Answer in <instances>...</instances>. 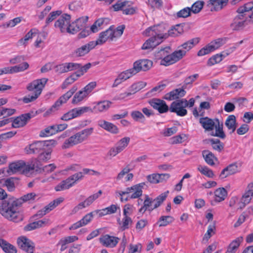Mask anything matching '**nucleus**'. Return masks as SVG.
<instances>
[{"label": "nucleus", "instance_id": "24", "mask_svg": "<svg viewBox=\"0 0 253 253\" xmlns=\"http://www.w3.org/2000/svg\"><path fill=\"white\" fill-rule=\"evenodd\" d=\"M246 20V18L244 17V15L242 13H238L230 24V28L233 31H239L241 30L245 26Z\"/></svg>", "mask_w": 253, "mask_h": 253}, {"label": "nucleus", "instance_id": "42", "mask_svg": "<svg viewBox=\"0 0 253 253\" xmlns=\"http://www.w3.org/2000/svg\"><path fill=\"white\" fill-rule=\"evenodd\" d=\"M202 156L208 165L211 166L214 165V160H216L217 159L211 151L204 150L202 151Z\"/></svg>", "mask_w": 253, "mask_h": 253}, {"label": "nucleus", "instance_id": "43", "mask_svg": "<svg viewBox=\"0 0 253 253\" xmlns=\"http://www.w3.org/2000/svg\"><path fill=\"white\" fill-rule=\"evenodd\" d=\"M0 247L6 253H16V248L6 241L0 238Z\"/></svg>", "mask_w": 253, "mask_h": 253}, {"label": "nucleus", "instance_id": "61", "mask_svg": "<svg viewBox=\"0 0 253 253\" xmlns=\"http://www.w3.org/2000/svg\"><path fill=\"white\" fill-rule=\"evenodd\" d=\"M130 116L135 122L143 123L145 121V116L140 111L134 110L131 112Z\"/></svg>", "mask_w": 253, "mask_h": 253}, {"label": "nucleus", "instance_id": "21", "mask_svg": "<svg viewBox=\"0 0 253 253\" xmlns=\"http://www.w3.org/2000/svg\"><path fill=\"white\" fill-rule=\"evenodd\" d=\"M17 244L20 248L27 253H34V244L29 239L21 237L17 239Z\"/></svg>", "mask_w": 253, "mask_h": 253}, {"label": "nucleus", "instance_id": "13", "mask_svg": "<svg viewBox=\"0 0 253 253\" xmlns=\"http://www.w3.org/2000/svg\"><path fill=\"white\" fill-rule=\"evenodd\" d=\"M47 145L46 141H37L26 146L25 151L28 154H37L44 151Z\"/></svg>", "mask_w": 253, "mask_h": 253}, {"label": "nucleus", "instance_id": "1", "mask_svg": "<svg viewBox=\"0 0 253 253\" xmlns=\"http://www.w3.org/2000/svg\"><path fill=\"white\" fill-rule=\"evenodd\" d=\"M21 206L17 198L13 197L2 201L0 206V213L7 219L15 222L22 220L23 217L18 209Z\"/></svg>", "mask_w": 253, "mask_h": 253}, {"label": "nucleus", "instance_id": "57", "mask_svg": "<svg viewBox=\"0 0 253 253\" xmlns=\"http://www.w3.org/2000/svg\"><path fill=\"white\" fill-rule=\"evenodd\" d=\"M79 77L75 73L67 77L61 84V88L64 89L66 88L69 85L72 84L78 79Z\"/></svg>", "mask_w": 253, "mask_h": 253}, {"label": "nucleus", "instance_id": "41", "mask_svg": "<svg viewBox=\"0 0 253 253\" xmlns=\"http://www.w3.org/2000/svg\"><path fill=\"white\" fill-rule=\"evenodd\" d=\"M200 41L198 38H193L181 44V47L183 49L182 51L185 52V55L187 51H189L194 46L197 44Z\"/></svg>", "mask_w": 253, "mask_h": 253}, {"label": "nucleus", "instance_id": "47", "mask_svg": "<svg viewBox=\"0 0 253 253\" xmlns=\"http://www.w3.org/2000/svg\"><path fill=\"white\" fill-rule=\"evenodd\" d=\"M225 125L231 131L230 132L233 133L236 128L235 116L233 115H229L225 121Z\"/></svg>", "mask_w": 253, "mask_h": 253}, {"label": "nucleus", "instance_id": "4", "mask_svg": "<svg viewBox=\"0 0 253 253\" xmlns=\"http://www.w3.org/2000/svg\"><path fill=\"white\" fill-rule=\"evenodd\" d=\"M195 103V100L193 98H191L189 100L185 98L175 100L170 104L169 110L171 113H175L178 116L184 117L188 113L186 107H193Z\"/></svg>", "mask_w": 253, "mask_h": 253}, {"label": "nucleus", "instance_id": "54", "mask_svg": "<svg viewBox=\"0 0 253 253\" xmlns=\"http://www.w3.org/2000/svg\"><path fill=\"white\" fill-rule=\"evenodd\" d=\"M18 180V178L16 177H9L4 180L3 186L7 188V189L9 192L13 191L15 189V182Z\"/></svg>", "mask_w": 253, "mask_h": 253}, {"label": "nucleus", "instance_id": "35", "mask_svg": "<svg viewBox=\"0 0 253 253\" xmlns=\"http://www.w3.org/2000/svg\"><path fill=\"white\" fill-rule=\"evenodd\" d=\"M243 240L242 236H239L233 240L227 247L225 253H235L243 242Z\"/></svg>", "mask_w": 253, "mask_h": 253}, {"label": "nucleus", "instance_id": "52", "mask_svg": "<svg viewBox=\"0 0 253 253\" xmlns=\"http://www.w3.org/2000/svg\"><path fill=\"white\" fill-rule=\"evenodd\" d=\"M227 38H218L211 42L209 43L211 48L212 49L213 51L224 44L227 42Z\"/></svg>", "mask_w": 253, "mask_h": 253}, {"label": "nucleus", "instance_id": "33", "mask_svg": "<svg viewBox=\"0 0 253 253\" xmlns=\"http://www.w3.org/2000/svg\"><path fill=\"white\" fill-rule=\"evenodd\" d=\"M154 202L153 199L150 198L149 195H145L143 206L138 210V212L143 214L146 211H152L155 209H153L152 204Z\"/></svg>", "mask_w": 253, "mask_h": 253}, {"label": "nucleus", "instance_id": "36", "mask_svg": "<svg viewBox=\"0 0 253 253\" xmlns=\"http://www.w3.org/2000/svg\"><path fill=\"white\" fill-rule=\"evenodd\" d=\"M199 123L206 131H211L214 128L215 122L212 119L207 117L200 118Z\"/></svg>", "mask_w": 253, "mask_h": 253}, {"label": "nucleus", "instance_id": "49", "mask_svg": "<svg viewBox=\"0 0 253 253\" xmlns=\"http://www.w3.org/2000/svg\"><path fill=\"white\" fill-rule=\"evenodd\" d=\"M174 220L173 217L168 216H161L157 222L159 227H165L172 223Z\"/></svg>", "mask_w": 253, "mask_h": 253}, {"label": "nucleus", "instance_id": "20", "mask_svg": "<svg viewBox=\"0 0 253 253\" xmlns=\"http://www.w3.org/2000/svg\"><path fill=\"white\" fill-rule=\"evenodd\" d=\"M149 104L160 113H165L169 110V107L166 102L158 98H153L149 100Z\"/></svg>", "mask_w": 253, "mask_h": 253}, {"label": "nucleus", "instance_id": "56", "mask_svg": "<svg viewBox=\"0 0 253 253\" xmlns=\"http://www.w3.org/2000/svg\"><path fill=\"white\" fill-rule=\"evenodd\" d=\"M169 193V191L167 190V191L162 193L158 197H157L155 199L153 200L154 202H155L153 209H156L158 208L160 205L163 203V202L166 199L167 197L168 196Z\"/></svg>", "mask_w": 253, "mask_h": 253}, {"label": "nucleus", "instance_id": "63", "mask_svg": "<svg viewBox=\"0 0 253 253\" xmlns=\"http://www.w3.org/2000/svg\"><path fill=\"white\" fill-rule=\"evenodd\" d=\"M216 226L215 223L210 224L208 227V230L204 236V240H208L212 235L215 234Z\"/></svg>", "mask_w": 253, "mask_h": 253}, {"label": "nucleus", "instance_id": "26", "mask_svg": "<svg viewBox=\"0 0 253 253\" xmlns=\"http://www.w3.org/2000/svg\"><path fill=\"white\" fill-rule=\"evenodd\" d=\"M93 212H90L85 214L80 220L73 224L70 227L69 230H76L83 226H85L89 223L93 219Z\"/></svg>", "mask_w": 253, "mask_h": 253}, {"label": "nucleus", "instance_id": "58", "mask_svg": "<svg viewBox=\"0 0 253 253\" xmlns=\"http://www.w3.org/2000/svg\"><path fill=\"white\" fill-rule=\"evenodd\" d=\"M57 133V130L55 129V126L52 125L49 126L45 128L44 129L40 132V136L41 137H47L55 134Z\"/></svg>", "mask_w": 253, "mask_h": 253}, {"label": "nucleus", "instance_id": "17", "mask_svg": "<svg viewBox=\"0 0 253 253\" xmlns=\"http://www.w3.org/2000/svg\"><path fill=\"white\" fill-rule=\"evenodd\" d=\"M71 16L67 14H63L54 23V27L59 29L61 33H66L69 24L70 23Z\"/></svg>", "mask_w": 253, "mask_h": 253}, {"label": "nucleus", "instance_id": "31", "mask_svg": "<svg viewBox=\"0 0 253 253\" xmlns=\"http://www.w3.org/2000/svg\"><path fill=\"white\" fill-rule=\"evenodd\" d=\"M110 22L108 18H100L96 20L90 27L92 33H96L99 30L107 25Z\"/></svg>", "mask_w": 253, "mask_h": 253}, {"label": "nucleus", "instance_id": "3", "mask_svg": "<svg viewBox=\"0 0 253 253\" xmlns=\"http://www.w3.org/2000/svg\"><path fill=\"white\" fill-rule=\"evenodd\" d=\"M93 132V128H85L66 139L62 145L63 149L71 148L87 140Z\"/></svg>", "mask_w": 253, "mask_h": 253}, {"label": "nucleus", "instance_id": "34", "mask_svg": "<svg viewBox=\"0 0 253 253\" xmlns=\"http://www.w3.org/2000/svg\"><path fill=\"white\" fill-rule=\"evenodd\" d=\"M24 161L23 160L17 161L9 164L7 172L12 174L19 173L21 174L22 167L24 166Z\"/></svg>", "mask_w": 253, "mask_h": 253}, {"label": "nucleus", "instance_id": "22", "mask_svg": "<svg viewBox=\"0 0 253 253\" xmlns=\"http://www.w3.org/2000/svg\"><path fill=\"white\" fill-rule=\"evenodd\" d=\"M186 93L185 90V87L182 86L181 88L174 89L169 92L166 93L165 95L164 99L167 100H177L179 98L184 97Z\"/></svg>", "mask_w": 253, "mask_h": 253}, {"label": "nucleus", "instance_id": "12", "mask_svg": "<svg viewBox=\"0 0 253 253\" xmlns=\"http://www.w3.org/2000/svg\"><path fill=\"white\" fill-rule=\"evenodd\" d=\"M184 52L179 49L174 51L171 54L169 53L160 61V64L165 66L172 65L181 59L185 56Z\"/></svg>", "mask_w": 253, "mask_h": 253}, {"label": "nucleus", "instance_id": "5", "mask_svg": "<svg viewBox=\"0 0 253 253\" xmlns=\"http://www.w3.org/2000/svg\"><path fill=\"white\" fill-rule=\"evenodd\" d=\"M125 29L124 26L118 27L116 29L113 26H111L106 31L99 34L98 38L94 41L95 45H102L107 40L113 41L114 38L121 37L123 34Z\"/></svg>", "mask_w": 253, "mask_h": 253}, {"label": "nucleus", "instance_id": "55", "mask_svg": "<svg viewBox=\"0 0 253 253\" xmlns=\"http://www.w3.org/2000/svg\"><path fill=\"white\" fill-rule=\"evenodd\" d=\"M87 96L82 90L77 92L72 99V103L77 105L83 101Z\"/></svg>", "mask_w": 253, "mask_h": 253}, {"label": "nucleus", "instance_id": "46", "mask_svg": "<svg viewBox=\"0 0 253 253\" xmlns=\"http://www.w3.org/2000/svg\"><path fill=\"white\" fill-rule=\"evenodd\" d=\"M160 43V42H158L155 37L152 36L143 44L141 48L143 50L153 49Z\"/></svg>", "mask_w": 253, "mask_h": 253}, {"label": "nucleus", "instance_id": "60", "mask_svg": "<svg viewBox=\"0 0 253 253\" xmlns=\"http://www.w3.org/2000/svg\"><path fill=\"white\" fill-rule=\"evenodd\" d=\"M37 31L38 30L35 28L31 29L30 31L26 34L24 38H22L19 41V44L20 45L26 44L30 39H32L33 35L37 34Z\"/></svg>", "mask_w": 253, "mask_h": 253}, {"label": "nucleus", "instance_id": "25", "mask_svg": "<svg viewBox=\"0 0 253 253\" xmlns=\"http://www.w3.org/2000/svg\"><path fill=\"white\" fill-rule=\"evenodd\" d=\"M237 12L244 15L246 18L249 17L253 19V1L246 3L244 5L239 7Z\"/></svg>", "mask_w": 253, "mask_h": 253}, {"label": "nucleus", "instance_id": "45", "mask_svg": "<svg viewBox=\"0 0 253 253\" xmlns=\"http://www.w3.org/2000/svg\"><path fill=\"white\" fill-rule=\"evenodd\" d=\"M37 197L38 195L35 193L31 192L17 198V200L21 206L24 203L34 202Z\"/></svg>", "mask_w": 253, "mask_h": 253}, {"label": "nucleus", "instance_id": "7", "mask_svg": "<svg viewBox=\"0 0 253 253\" xmlns=\"http://www.w3.org/2000/svg\"><path fill=\"white\" fill-rule=\"evenodd\" d=\"M133 2L131 1L119 0L113 5L115 11L122 10L125 15H133L136 12L137 8L133 6Z\"/></svg>", "mask_w": 253, "mask_h": 253}, {"label": "nucleus", "instance_id": "28", "mask_svg": "<svg viewBox=\"0 0 253 253\" xmlns=\"http://www.w3.org/2000/svg\"><path fill=\"white\" fill-rule=\"evenodd\" d=\"M239 171L238 165L236 163H234L229 165L226 168L222 169L219 177L221 179L225 178L227 176L234 174Z\"/></svg>", "mask_w": 253, "mask_h": 253}, {"label": "nucleus", "instance_id": "10", "mask_svg": "<svg viewBox=\"0 0 253 253\" xmlns=\"http://www.w3.org/2000/svg\"><path fill=\"white\" fill-rule=\"evenodd\" d=\"M164 32L165 28L159 25L149 27L145 31L147 36L155 37L157 41L160 42V43L164 39L168 37V33H165Z\"/></svg>", "mask_w": 253, "mask_h": 253}, {"label": "nucleus", "instance_id": "64", "mask_svg": "<svg viewBox=\"0 0 253 253\" xmlns=\"http://www.w3.org/2000/svg\"><path fill=\"white\" fill-rule=\"evenodd\" d=\"M123 216L130 217L135 211L134 207L130 204H126L123 207Z\"/></svg>", "mask_w": 253, "mask_h": 253}, {"label": "nucleus", "instance_id": "32", "mask_svg": "<svg viewBox=\"0 0 253 253\" xmlns=\"http://www.w3.org/2000/svg\"><path fill=\"white\" fill-rule=\"evenodd\" d=\"M29 67V64L27 62H23V63L16 65L13 67H4V74H12L23 72L27 69Z\"/></svg>", "mask_w": 253, "mask_h": 253}, {"label": "nucleus", "instance_id": "8", "mask_svg": "<svg viewBox=\"0 0 253 253\" xmlns=\"http://www.w3.org/2000/svg\"><path fill=\"white\" fill-rule=\"evenodd\" d=\"M77 86H73L69 90L60 96L47 111V113L54 112L59 109L63 104L65 103L77 90Z\"/></svg>", "mask_w": 253, "mask_h": 253}, {"label": "nucleus", "instance_id": "18", "mask_svg": "<svg viewBox=\"0 0 253 253\" xmlns=\"http://www.w3.org/2000/svg\"><path fill=\"white\" fill-rule=\"evenodd\" d=\"M38 163L39 162L36 159L28 163L24 161V166L22 167L21 174L30 176L35 169L36 171L40 170L41 171V167L39 166Z\"/></svg>", "mask_w": 253, "mask_h": 253}, {"label": "nucleus", "instance_id": "37", "mask_svg": "<svg viewBox=\"0 0 253 253\" xmlns=\"http://www.w3.org/2000/svg\"><path fill=\"white\" fill-rule=\"evenodd\" d=\"M117 222L120 230L124 231L129 228L133 221L130 217L123 216L122 220L120 218L117 219Z\"/></svg>", "mask_w": 253, "mask_h": 253}, {"label": "nucleus", "instance_id": "16", "mask_svg": "<svg viewBox=\"0 0 253 253\" xmlns=\"http://www.w3.org/2000/svg\"><path fill=\"white\" fill-rule=\"evenodd\" d=\"M153 62L148 59H139L135 61L133 64V69L136 73L141 71H147L152 66Z\"/></svg>", "mask_w": 253, "mask_h": 253}, {"label": "nucleus", "instance_id": "38", "mask_svg": "<svg viewBox=\"0 0 253 253\" xmlns=\"http://www.w3.org/2000/svg\"><path fill=\"white\" fill-rule=\"evenodd\" d=\"M99 125L100 127L112 133L117 134L119 132V128L116 125L107 121H101Z\"/></svg>", "mask_w": 253, "mask_h": 253}, {"label": "nucleus", "instance_id": "59", "mask_svg": "<svg viewBox=\"0 0 253 253\" xmlns=\"http://www.w3.org/2000/svg\"><path fill=\"white\" fill-rule=\"evenodd\" d=\"M78 117V115L75 108L65 113L60 119L64 121H68Z\"/></svg>", "mask_w": 253, "mask_h": 253}, {"label": "nucleus", "instance_id": "44", "mask_svg": "<svg viewBox=\"0 0 253 253\" xmlns=\"http://www.w3.org/2000/svg\"><path fill=\"white\" fill-rule=\"evenodd\" d=\"M47 223V220L44 219L34 221L27 225L25 227L26 231H31L44 226Z\"/></svg>", "mask_w": 253, "mask_h": 253}, {"label": "nucleus", "instance_id": "19", "mask_svg": "<svg viewBox=\"0 0 253 253\" xmlns=\"http://www.w3.org/2000/svg\"><path fill=\"white\" fill-rule=\"evenodd\" d=\"M136 74V73L132 68L122 72L118 75L117 78L115 80L112 84V87H117L122 83L125 82Z\"/></svg>", "mask_w": 253, "mask_h": 253}, {"label": "nucleus", "instance_id": "11", "mask_svg": "<svg viewBox=\"0 0 253 253\" xmlns=\"http://www.w3.org/2000/svg\"><path fill=\"white\" fill-rule=\"evenodd\" d=\"M145 185V182L139 183L131 187H127L125 191L118 192V194L120 196H122L126 194L131 193L129 197V199L139 198L142 195V189Z\"/></svg>", "mask_w": 253, "mask_h": 253}, {"label": "nucleus", "instance_id": "29", "mask_svg": "<svg viewBox=\"0 0 253 253\" xmlns=\"http://www.w3.org/2000/svg\"><path fill=\"white\" fill-rule=\"evenodd\" d=\"M112 102L108 100H103L94 103L93 113L97 114L106 111L110 107Z\"/></svg>", "mask_w": 253, "mask_h": 253}, {"label": "nucleus", "instance_id": "6", "mask_svg": "<svg viewBox=\"0 0 253 253\" xmlns=\"http://www.w3.org/2000/svg\"><path fill=\"white\" fill-rule=\"evenodd\" d=\"M88 174L91 175H99L100 173L92 169L84 168L83 169V172H79L72 175L65 180H63L62 182L65 185L66 189H68L72 187L77 181L81 180L84 177V174Z\"/></svg>", "mask_w": 253, "mask_h": 253}, {"label": "nucleus", "instance_id": "48", "mask_svg": "<svg viewBox=\"0 0 253 253\" xmlns=\"http://www.w3.org/2000/svg\"><path fill=\"white\" fill-rule=\"evenodd\" d=\"M212 149L218 152H221L224 149V145L218 139L212 138L209 140Z\"/></svg>", "mask_w": 253, "mask_h": 253}, {"label": "nucleus", "instance_id": "2", "mask_svg": "<svg viewBox=\"0 0 253 253\" xmlns=\"http://www.w3.org/2000/svg\"><path fill=\"white\" fill-rule=\"evenodd\" d=\"M47 79L42 78L34 80L28 84L26 89L30 92H33L31 94H29L23 98V101L25 103H29L35 101L41 94L42 89L44 87Z\"/></svg>", "mask_w": 253, "mask_h": 253}, {"label": "nucleus", "instance_id": "53", "mask_svg": "<svg viewBox=\"0 0 253 253\" xmlns=\"http://www.w3.org/2000/svg\"><path fill=\"white\" fill-rule=\"evenodd\" d=\"M184 32L182 27L180 24L176 25L175 27L171 28L168 31V35L173 37H177L182 34Z\"/></svg>", "mask_w": 253, "mask_h": 253}, {"label": "nucleus", "instance_id": "15", "mask_svg": "<svg viewBox=\"0 0 253 253\" xmlns=\"http://www.w3.org/2000/svg\"><path fill=\"white\" fill-rule=\"evenodd\" d=\"M120 239L119 238L111 236L109 234H105L102 235L99 238V242L100 244L104 247L106 248H113L115 247Z\"/></svg>", "mask_w": 253, "mask_h": 253}, {"label": "nucleus", "instance_id": "23", "mask_svg": "<svg viewBox=\"0 0 253 253\" xmlns=\"http://www.w3.org/2000/svg\"><path fill=\"white\" fill-rule=\"evenodd\" d=\"M102 194V191L99 190L97 193L93 194L88 198H87L84 201L79 203L77 206L74 208V211H77L79 210L84 208L86 207L90 206L93 202L98 199Z\"/></svg>", "mask_w": 253, "mask_h": 253}, {"label": "nucleus", "instance_id": "14", "mask_svg": "<svg viewBox=\"0 0 253 253\" xmlns=\"http://www.w3.org/2000/svg\"><path fill=\"white\" fill-rule=\"evenodd\" d=\"M32 116L31 113H28L22 114L15 118H11L12 127L17 128L25 126Z\"/></svg>", "mask_w": 253, "mask_h": 253}, {"label": "nucleus", "instance_id": "27", "mask_svg": "<svg viewBox=\"0 0 253 253\" xmlns=\"http://www.w3.org/2000/svg\"><path fill=\"white\" fill-rule=\"evenodd\" d=\"M96 45L94 43V41H91L86 44L78 48L74 52V55L76 57L84 56L87 54L90 50L94 48Z\"/></svg>", "mask_w": 253, "mask_h": 253}, {"label": "nucleus", "instance_id": "39", "mask_svg": "<svg viewBox=\"0 0 253 253\" xmlns=\"http://www.w3.org/2000/svg\"><path fill=\"white\" fill-rule=\"evenodd\" d=\"M227 196V191L223 187L216 189L214 192V201L219 203L224 201Z\"/></svg>", "mask_w": 253, "mask_h": 253}, {"label": "nucleus", "instance_id": "30", "mask_svg": "<svg viewBox=\"0 0 253 253\" xmlns=\"http://www.w3.org/2000/svg\"><path fill=\"white\" fill-rule=\"evenodd\" d=\"M147 83L145 82L140 81L132 84L130 88V92H125L121 95L122 97H128L132 94L135 93L146 86Z\"/></svg>", "mask_w": 253, "mask_h": 253}, {"label": "nucleus", "instance_id": "9", "mask_svg": "<svg viewBox=\"0 0 253 253\" xmlns=\"http://www.w3.org/2000/svg\"><path fill=\"white\" fill-rule=\"evenodd\" d=\"M130 141L129 137H124L116 143L114 147H111L108 152L107 155L110 157H114L123 151L128 145Z\"/></svg>", "mask_w": 253, "mask_h": 253}, {"label": "nucleus", "instance_id": "62", "mask_svg": "<svg viewBox=\"0 0 253 253\" xmlns=\"http://www.w3.org/2000/svg\"><path fill=\"white\" fill-rule=\"evenodd\" d=\"M88 17L87 16H83L77 19L74 22L76 26L79 29V30H82L84 28H85L86 26V23L88 21Z\"/></svg>", "mask_w": 253, "mask_h": 253}, {"label": "nucleus", "instance_id": "50", "mask_svg": "<svg viewBox=\"0 0 253 253\" xmlns=\"http://www.w3.org/2000/svg\"><path fill=\"white\" fill-rule=\"evenodd\" d=\"M197 170L202 174L209 178H213L214 176L213 171L206 166L200 165L197 167Z\"/></svg>", "mask_w": 253, "mask_h": 253}, {"label": "nucleus", "instance_id": "40", "mask_svg": "<svg viewBox=\"0 0 253 253\" xmlns=\"http://www.w3.org/2000/svg\"><path fill=\"white\" fill-rule=\"evenodd\" d=\"M248 190L245 192L242 197V202L245 205L248 204L253 196V182L248 185Z\"/></svg>", "mask_w": 253, "mask_h": 253}, {"label": "nucleus", "instance_id": "51", "mask_svg": "<svg viewBox=\"0 0 253 253\" xmlns=\"http://www.w3.org/2000/svg\"><path fill=\"white\" fill-rule=\"evenodd\" d=\"M216 121L217 122V124L216 125L215 124L214 126V128H215V132H211V135L224 139L225 138L226 135L223 130V125H220L218 120H216Z\"/></svg>", "mask_w": 253, "mask_h": 253}]
</instances>
